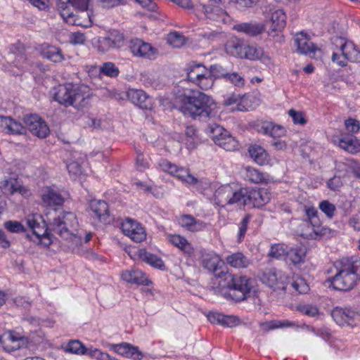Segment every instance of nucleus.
I'll list each match as a JSON object with an SVG mask.
<instances>
[{
  "mask_svg": "<svg viewBox=\"0 0 360 360\" xmlns=\"http://www.w3.org/2000/svg\"><path fill=\"white\" fill-rule=\"evenodd\" d=\"M222 261L213 252H202L200 264L209 271L214 273L219 278V285L229 290V297L236 302L244 300L253 287V281L245 276H236L223 271L216 273Z\"/></svg>",
  "mask_w": 360,
  "mask_h": 360,
  "instance_id": "obj_1",
  "label": "nucleus"
},
{
  "mask_svg": "<svg viewBox=\"0 0 360 360\" xmlns=\"http://www.w3.org/2000/svg\"><path fill=\"white\" fill-rule=\"evenodd\" d=\"M57 209H53L45 214L49 231L65 240H70L71 246L81 245L82 238L78 233L79 223L75 214L60 212L57 214Z\"/></svg>",
  "mask_w": 360,
  "mask_h": 360,
  "instance_id": "obj_2",
  "label": "nucleus"
},
{
  "mask_svg": "<svg viewBox=\"0 0 360 360\" xmlns=\"http://www.w3.org/2000/svg\"><path fill=\"white\" fill-rule=\"evenodd\" d=\"M92 94V90L86 85L65 83L54 89L53 98L66 107L74 106L80 109L89 104Z\"/></svg>",
  "mask_w": 360,
  "mask_h": 360,
  "instance_id": "obj_3",
  "label": "nucleus"
},
{
  "mask_svg": "<svg viewBox=\"0 0 360 360\" xmlns=\"http://www.w3.org/2000/svg\"><path fill=\"white\" fill-rule=\"evenodd\" d=\"M336 273L327 279L333 288L337 290L348 291L352 290L359 279L360 261H352L342 258L334 264Z\"/></svg>",
  "mask_w": 360,
  "mask_h": 360,
  "instance_id": "obj_4",
  "label": "nucleus"
},
{
  "mask_svg": "<svg viewBox=\"0 0 360 360\" xmlns=\"http://www.w3.org/2000/svg\"><path fill=\"white\" fill-rule=\"evenodd\" d=\"M180 111L193 119L209 117L215 108L214 100L207 94L198 91L192 95L179 96Z\"/></svg>",
  "mask_w": 360,
  "mask_h": 360,
  "instance_id": "obj_5",
  "label": "nucleus"
},
{
  "mask_svg": "<svg viewBox=\"0 0 360 360\" xmlns=\"http://www.w3.org/2000/svg\"><path fill=\"white\" fill-rule=\"evenodd\" d=\"M221 68L219 65H213L210 70H207L201 63H191L186 68L187 79L202 90H208L214 82L213 73L219 72Z\"/></svg>",
  "mask_w": 360,
  "mask_h": 360,
  "instance_id": "obj_6",
  "label": "nucleus"
},
{
  "mask_svg": "<svg viewBox=\"0 0 360 360\" xmlns=\"http://www.w3.org/2000/svg\"><path fill=\"white\" fill-rule=\"evenodd\" d=\"M333 43L335 46L332 55L333 63L344 67L347 61L360 62V51L352 41H347L342 37H335Z\"/></svg>",
  "mask_w": 360,
  "mask_h": 360,
  "instance_id": "obj_7",
  "label": "nucleus"
},
{
  "mask_svg": "<svg viewBox=\"0 0 360 360\" xmlns=\"http://www.w3.org/2000/svg\"><path fill=\"white\" fill-rule=\"evenodd\" d=\"M159 167L164 172H168L169 174L176 176L182 182L192 185L199 192L204 195H207L204 193L210 188L208 182H203L198 180L195 176L191 175L187 169L183 167H178L176 165L172 164L167 160H160L158 162Z\"/></svg>",
  "mask_w": 360,
  "mask_h": 360,
  "instance_id": "obj_8",
  "label": "nucleus"
},
{
  "mask_svg": "<svg viewBox=\"0 0 360 360\" xmlns=\"http://www.w3.org/2000/svg\"><path fill=\"white\" fill-rule=\"evenodd\" d=\"M244 188H237L233 184H225L217 188L213 195L212 201L214 205L224 207L226 205L238 204L241 205Z\"/></svg>",
  "mask_w": 360,
  "mask_h": 360,
  "instance_id": "obj_9",
  "label": "nucleus"
},
{
  "mask_svg": "<svg viewBox=\"0 0 360 360\" xmlns=\"http://www.w3.org/2000/svg\"><path fill=\"white\" fill-rule=\"evenodd\" d=\"M57 8L63 20L70 25L84 27H89L92 25L91 17L89 13L82 12L81 15L75 14L74 8L67 0H58Z\"/></svg>",
  "mask_w": 360,
  "mask_h": 360,
  "instance_id": "obj_10",
  "label": "nucleus"
},
{
  "mask_svg": "<svg viewBox=\"0 0 360 360\" xmlns=\"http://www.w3.org/2000/svg\"><path fill=\"white\" fill-rule=\"evenodd\" d=\"M207 133L217 145L224 150L234 151L238 149V141L221 126L210 124L207 128Z\"/></svg>",
  "mask_w": 360,
  "mask_h": 360,
  "instance_id": "obj_11",
  "label": "nucleus"
},
{
  "mask_svg": "<svg viewBox=\"0 0 360 360\" xmlns=\"http://www.w3.org/2000/svg\"><path fill=\"white\" fill-rule=\"evenodd\" d=\"M125 44L124 34L116 30L110 31L105 36L99 37L94 44L98 52L106 53L112 50H117Z\"/></svg>",
  "mask_w": 360,
  "mask_h": 360,
  "instance_id": "obj_12",
  "label": "nucleus"
},
{
  "mask_svg": "<svg viewBox=\"0 0 360 360\" xmlns=\"http://www.w3.org/2000/svg\"><path fill=\"white\" fill-rule=\"evenodd\" d=\"M241 205H249L254 207H260L265 205L270 200V193L265 188L248 190L245 188Z\"/></svg>",
  "mask_w": 360,
  "mask_h": 360,
  "instance_id": "obj_13",
  "label": "nucleus"
},
{
  "mask_svg": "<svg viewBox=\"0 0 360 360\" xmlns=\"http://www.w3.org/2000/svg\"><path fill=\"white\" fill-rule=\"evenodd\" d=\"M331 316L337 324L345 326L353 327L359 321L360 315L356 311L350 308L335 307L331 312Z\"/></svg>",
  "mask_w": 360,
  "mask_h": 360,
  "instance_id": "obj_14",
  "label": "nucleus"
},
{
  "mask_svg": "<svg viewBox=\"0 0 360 360\" xmlns=\"http://www.w3.org/2000/svg\"><path fill=\"white\" fill-rule=\"evenodd\" d=\"M265 19L266 22H270L269 35L273 33L281 32L286 25V15L282 9L269 8L266 10Z\"/></svg>",
  "mask_w": 360,
  "mask_h": 360,
  "instance_id": "obj_15",
  "label": "nucleus"
},
{
  "mask_svg": "<svg viewBox=\"0 0 360 360\" xmlns=\"http://www.w3.org/2000/svg\"><path fill=\"white\" fill-rule=\"evenodd\" d=\"M129 49L133 56L154 60L158 55V51L150 44L140 39H132L130 41Z\"/></svg>",
  "mask_w": 360,
  "mask_h": 360,
  "instance_id": "obj_16",
  "label": "nucleus"
},
{
  "mask_svg": "<svg viewBox=\"0 0 360 360\" xmlns=\"http://www.w3.org/2000/svg\"><path fill=\"white\" fill-rule=\"evenodd\" d=\"M123 233L136 243H141L146 238L144 228L136 220L127 218L121 225Z\"/></svg>",
  "mask_w": 360,
  "mask_h": 360,
  "instance_id": "obj_17",
  "label": "nucleus"
},
{
  "mask_svg": "<svg viewBox=\"0 0 360 360\" xmlns=\"http://www.w3.org/2000/svg\"><path fill=\"white\" fill-rule=\"evenodd\" d=\"M24 122L29 131L39 138H45L50 132L46 123L37 115H30L25 117Z\"/></svg>",
  "mask_w": 360,
  "mask_h": 360,
  "instance_id": "obj_18",
  "label": "nucleus"
},
{
  "mask_svg": "<svg viewBox=\"0 0 360 360\" xmlns=\"http://www.w3.org/2000/svg\"><path fill=\"white\" fill-rule=\"evenodd\" d=\"M108 347L110 351L124 357L131 358L134 360H140L143 358V354L138 347L127 342L110 344Z\"/></svg>",
  "mask_w": 360,
  "mask_h": 360,
  "instance_id": "obj_19",
  "label": "nucleus"
},
{
  "mask_svg": "<svg viewBox=\"0 0 360 360\" xmlns=\"http://www.w3.org/2000/svg\"><path fill=\"white\" fill-rule=\"evenodd\" d=\"M198 11H201L206 18L212 21L226 22L229 20L227 13L218 6L200 5Z\"/></svg>",
  "mask_w": 360,
  "mask_h": 360,
  "instance_id": "obj_20",
  "label": "nucleus"
},
{
  "mask_svg": "<svg viewBox=\"0 0 360 360\" xmlns=\"http://www.w3.org/2000/svg\"><path fill=\"white\" fill-rule=\"evenodd\" d=\"M128 98L142 109L150 110L153 108V99L141 89H131L127 91Z\"/></svg>",
  "mask_w": 360,
  "mask_h": 360,
  "instance_id": "obj_21",
  "label": "nucleus"
},
{
  "mask_svg": "<svg viewBox=\"0 0 360 360\" xmlns=\"http://www.w3.org/2000/svg\"><path fill=\"white\" fill-rule=\"evenodd\" d=\"M265 28L266 25L264 23L257 22L256 21L238 23L233 27L235 31L250 37H256L262 34Z\"/></svg>",
  "mask_w": 360,
  "mask_h": 360,
  "instance_id": "obj_22",
  "label": "nucleus"
},
{
  "mask_svg": "<svg viewBox=\"0 0 360 360\" xmlns=\"http://www.w3.org/2000/svg\"><path fill=\"white\" fill-rule=\"evenodd\" d=\"M294 41L297 52L301 54L311 56L317 49L316 46L310 41L309 37L304 32L297 33Z\"/></svg>",
  "mask_w": 360,
  "mask_h": 360,
  "instance_id": "obj_23",
  "label": "nucleus"
},
{
  "mask_svg": "<svg viewBox=\"0 0 360 360\" xmlns=\"http://www.w3.org/2000/svg\"><path fill=\"white\" fill-rule=\"evenodd\" d=\"M0 189L4 195H13L16 192L25 195L27 192L25 188L20 185L18 179L12 176H5L0 181Z\"/></svg>",
  "mask_w": 360,
  "mask_h": 360,
  "instance_id": "obj_24",
  "label": "nucleus"
},
{
  "mask_svg": "<svg viewBox=\"0 0 360 360\" xmlns=\"http://www.w3.org/2000/svg\"><path fill=\"white\" fill-rule=\"evenodd\" d=\"M168 241L174 247L181 250L186 256L193 255L195 250L191 243L186 238L179 234H169L167 236Z\"/></svg>",
  "mask_w": 360,
  "mask_h": 360,
  "instance_id": "obj_25",
  "label": "nucleus"
},
{
  "mask_svg": "<svg viewBox=\"0 0 360 360\" xmlns=\"http://www.w3.org/2000/svg\"><path fill=\"white\" fill-rule=\"evenodd\" d=\"M257 130L259 133L268 135L274 139L281 137L285 133V130L282 126L268 121L262 122L257 124Z\"/></svg>",
  "mask_w": 360,
  "mask_h": 360,
  "instance_id": "obj_26",
  "label": "nucleus"
},
{
  "mask_svg": "<svg viewBox=\"0 0 360 360\" xmlns=\"http://www.w3.org/2000/svg\"><path fill=\"white\" fill-rule=\"evenodd\" d=\"M179 224L189 231H202L206 228V224L201 220L195 219L191 214H183L178 218Z\"/></svg>",
  "mask_w": 360,
  "mask_h": 360,
  "instance_id": "obj_27",
  "label": "nucleus"
},
{
  "mask_svg": "<svg viewBox=\"0 0 360 360\" xmlns=\"http://www.w3.org/2000/svg\"><path fill=\"white\" fill-rule=\"evenodd\" d=\"M207 319L212 323L219 324L227 327H233L240 323V320L237 316L224 315L219 312L209 313Z\"/></svg>",
  "mask_w": 360,
  "mask_h": 360,
  "instance_id": "obj_28",
  "label": "nucleus"
},
{
  "mask_svg": "<svg viewBox=\"0 0 360 360\" xmlns=\"http://www.w3.org/2000/svg\"><path fill=\"white\" fill-rule=\"evenodd\" d=\"M123 281L138 285H149L150 283L146 275L139 269L125 271L122 274Z\"/></svg>",
  "mask_w": 360,
  "mask_h": 360,
  "instance_id": "obj_29",
  "label": "nucleus"
},
{
  "mask_svg": "<svg viewBox=\"0 0 360 360\" xmlns=\"http://www.w3.org/2000/svg\"><path fill=\"white\" fill-rule=\"evenodd\" d=\"M91 211L98 220L103 223L108 222L109 210L107 202L104 200H92L90 203Z\"/></svg>",
  "mask_w": 360,
  "mask_h": 360,
  "instance_id": "obj_30",
  "label": "nucleus"
},
{
  "mask_svg": "<svg viewBox=\"0 0 360 360\" xmlns=\"http://www.w3.org/2000/svg\"><path fill=\"white\" fill-rule=\"evenodd\" d=\"M41 200L43 204L50 208L49 212H51L53 209L51 208V207L61 205L64 202V198L62 195L57 191L51 188H47L44 191L42 194Z\"/></svg>",
  "mask_w": 360,
  "mask_h": 360,
  "instance_id": "obj_31",
  "label": "nucleus"
},
{
  "mask_svg": "<svg viewBox=\"0 0 360 360\" xmlns=\"http://www.w3.org/2000/svg\"><path fill=\"white\" fill-rule=\"evenodd\" d=\"M225 261L227 264L235 269L247 268L250 264L249 259L240 252L226 256Z\"/></svg>",
  "mask_w": 360,
  "mask_h": 360,
  "instance_id": "obj_32",
  "label": "nucleus"
},
{
  "mask_svg": "<svg viewBox=\"0 0 360 360\" xmlns=\"http://www.w3.org/2000/svg\"><path fill=\"white\" fill-rule=\"evenodd\" d=\"M242 174L244 179L251 183L262 184L266 182L267 181V178L265 174L252 167H245L242 172Z\"/></svg>",
  "mask_w": 360,
  "mask_h": 360,
  "instance_id": "obj_33",
  "label": "nucleus"
},
{
  "mask_svg": "<svg viewBox=\"0 0 360 360\" xmlns=\"http://www.w3.org/2000/svg\"><path fill=\"white\" fill-rule=\"evenodd\" d=\"M248 153L251 158L259 165H264L269 162L268 153L259 145H251L248 148Z\"/></svg>",
  "mask_w": 360,
  "mask_h": 360,
  "instance_id": "obj_34",
  "label": "nucleus"
},
{
  "mask_svg": "<svg viewBox=\"0 0 360 360\" xmlns=\"http://www.w3.org/2000/svg\"><path fill=\"white\" fill-rule=\"evenodd\" d=\"M0 123L8 133L11 134H23L25 131V128L22 124L10 117L0 116Z\"/></svg>",
  "mask_w": 360,
  "mask_h": 360,
  "instance_id": "obj_35",
  "label": "nucleus"
},
{
  "mask_svg": "<svg viewBox=\"0 0 360 360\" xmlns=\"http://www.w3.org/2000/svg\"><path fill=\"white\" fill-rule=\"evenodd\" d=\"M338 146L350 153H356L360 151V141L352 136L340 139Z\"/></svg>",
  "mask_w": 360,
  "mask_h": 360,
  "instance_id": "obj_36",
  "label": "nucleus"
},
{
  "mask_svg": "<svg viewBox=\"0 0 360 360\" xmlns=\"http://www.w3.org/2000/svg\"><path fill=\"white\" fill-rule=\"evenodd\" d=\"M245 44L238 38H231L225 45L226 52L233 56L242 58Z\"/></svg>",
  "mask_w": 360,
  "mask_h": 360,
  "instance_id": "obj_37",
  "label": "nucleus"
},
{
  "mask_svg": "<svg viewBox=\"0 0 360 360\" xmlns=\"http://www.w3.org/2000/svg\"><path fill=\"white\" fill-rule=\"evenodd\" d=\"M307 250L303 245H297L288 250L287 258L294 264L304 262Z\"/></svg>",
  "mask_w": 360,
  "mask_h": 360,
  "instance_id": "obj_38",
  "label": "nucleus"
},
{
  "mask_svg": "<svg viewBox=\"0 0 360 360\" xmlns=\"http://www.w3.org/2000/svg\"><path fill=\"white\" fill-rule=\"evenodd\" d=\"M41 53L44 58L53 63H60L64 60L61 50L56 46L47 45L43 47Z\"/></svg>",
  "mask_w": 360,
  "mask_h": 360,
  "instance_id": "obj_39",
  "label": "nucleus"
},
{
  "mask_svg": "<svg viewBox=\"0 0 360 360\" xmlns=\"http://www.w3.org/2000/svg\"><path fill=\"white\" fill-rule=\"evenodd\" d=\"M243 51L242 58L251 60H259L263 55L262 49L256 45L245 44Z\"/></svg>",
  "mask_w": 360,
  "mask_h": 360,
  "instance_id": "obj_40",
  "label": "nucleus"
},
{
  "mask_svg": "<svg viewBox=\"0 0 360 360\" xmlns=\"http://www.w3.org/2000/svg\"><path fill=\"white\" fill-rule=\"evenodd\" d=\"M260 280L270 288L276 289L278 285L277 270L274 268L264 270L260 276Z\"/></svg>",
  "mask_w": 360,
  "mask_h": 360,
  "instance_id": "obj_41",
  "label": "nucleus"
},
{
  "mask_svg": "<svg viewBox=\"0 0 360 360\" xmlns=\"http://www.w3.org/2000/svg\"><path fill=\"white\" fill-rule=\"evenodd\" d=\"M139 256L143 261L149 264L152 266L160 269H162L165 266V264L161 258L155 255L150 254L144 250H141L139 251Z\"/></svg>",
  "mask_w": 360,
  "mask_h": 360,
  "instance_id": "obj_42",
  "label": "nucleus"
},
{
  "mask_svg": "<svg viewBox=\"0 0 360 360\" xmlns=\"http://www.w3.org/2000/svg\"><path fill=\"white\" fill-rule=\"evenodd\" d=\"M304 212L309 221H306L304 225L311 228L313 232L316 234L317 231L314 229V226L318 223L317 210L313 206H304Z\"/></svg>",
  "mask_w": 360,
  "mask_h": 360,
  "instance_id": "obj_43",
  "label": "nucleus"
},
{
  "mask_svg": "<svg viewBox=\"0 0 360 360\" xmlns=\"http://www.w3.org/2000/svg\"><path fill=\"white\" fill-rule=\"evenodd\" d=\"M100 73L103 75L115 78L119 75V68L112 62H105L99 68Z\"/></svg>",
  "mask_w": 360,
  "mask_h": 360,
  "instance_id": "obj_44",
  "label": "nucleus"
},
{
  "mask_svg": "<svg viewBox=\"0 0 360 360\" xmlns=\"http://www.w3.org/2000/svg\"><path fill=\"white\" fill-rule=\"evenodd\" d=\"M84 345L79 340H70L64 349L66 352L77 355H85Z\"/></svg>",
  "mask_w": 360,
  "mask_h": 360,
  "instance_id": "obj_45",
  "label": "nucleus"
},
{
  "mask_svg": "<svg viewBox=\"0 0 360 360\" xmlns=\"http://www.w3.org/2000/svg\"><path fill=\"white\" fill-rule=\"evenodd\" d=\"M186 136V144L188 149H193L196 147L198 139L196 136V129L193 126H188L185 131Z\"/></svg>",
  "mask_w": 360,
  "mask_h": 360,
  "instance_id": "obj_46",
  "label": "nucleus"
},
{
  "mask_svg": "<svg viewBox=\"0 0 360 360\" xmlns=\"http://www.w3.org/2000/svg\"><path fill=\"white\" fill-rule=\"evenodd\" d=\"M27 338L15 331H8L4 335V339L1 338L0 344L4 345L10 344L13 342H26Z\"/></svg>",
  "mask_w": 360,
  "mask_h": 360,
  "instance_id": "obj_47",
  "label": "nucleus"
},
{
  "mask_svg": "<svg viewBox=\"0 0 360 360\" xmlns=\"http://www.w3.org/2000/svg\"><path fill=\"white\" fill-rule=\"evenodd\" d=\"M288 248L284 244H275L271 247L269 255L276 259L287 257Z\"/></svg>",
  "mask_w": 360,
  "mask_h": 360,
  "instance_id": "obj_48",
  "label": "nucleus"
},
{
  "mask_svg": "<svg viewBox=\"0 0 360 360\" xmlns=\"http://www.w3.org/2000/svg\"><path fill=\"white\" fill-rule=\"evenodd\" d=\"M290 287L300 294L307 293L309 290L308 284L305 280L301 277L294 278L290 283Z\"/></svg>",
  "mask_w": 360,
  "mask_h": 360,
  "instance_id": "obj_49",
  "label": "nucleus"
},
{
  "mask_svg": "<svg viewBox=\"0 0 360 360\" xmlns=\"http://www.w3.org/2000/svg\"><path fill=\"white\" fill-rule=\"evenodd\" d=\"M167 42L174 48H180L185 44L186 40L182 34L174 32L168 34Z\"/></svg>",
  "mask_w": 360,
  "mask_h": 360,
  "instance_id": "obj_50",
  "label": "nucleus"
},
{
  "mask_svg": "<svg viewBox=\"0 0 360 360\" xmlns=\"http://www.w3.org/2000/svg\"><path fill=\"white\" fill-rule=\"evenodd\" d=\"M224 104L226 106L236 104V107L233 108V110H237L239 111L244 110V106L241 105V98L240 95L232 94L228 96L224 99Z\"/></svg>",
  "mask_w": 360,
  "mask_h": 360,
  "instance_id": "obj_51",
  "label": "nucleus"
},
{
  "mask_svg": "<svg viewBox=\"0 0 360 360\" xmlns=\"http://www.w3.org/2000/svg\"><path fill=\"white\" fill-rule=\"evenodd\" d=\"M319 207L329 219H331L334 216L336 210L335 206L328 200L321 201L319 203Z\"/></svg>",
  "mask_w": 360,
  "mask_h": 360,
  "instance_id": "obj_52",
  "label": "nucleus"
},
{
  "mask_svg": "<svg viewBox=\"0 0 360 360\" xmlns=\"http://www.w3.org/2000/svg\"><path fill=\"white\" fill-rule=\"evenodd\" d=\"M297 309L309 317H316L319 314V309L311 304H300L297 307Z\"/></svg>",
  "mask_w": 360,
  "mask_h": 360,
  "instance_id": "obj_53",
  "label": "nucleus"
},
{
  "mask_svg": "<svg viewBox=\"0 0 360 360\" xmlns=\"http://www.w3.org/2000/svg\"><path fill=\"white\" fill-rule=\"evenodd\" d=\"M277 278L278 285L276 286V289L285 290L288 285L290 286V278L283 271L277 270Z\"/></svg>",
  "mask_w": 360,
  "mask_h": 360,
  "instance_id": "obj_54",
  "label": "nucleus"
},
{
  "mask_svg": "<svg viewBox=\"0 0 360 360\" xmlns=\"http://www.w3.org/2000/svg\"><path fill=\"white\" fill-rule=\"evenodd\" d=\"M223 76L230 81L233 85L238 87H242L245 85V79L243 77L236 72L223 75Z\"/></svg>",
  "mask_w": 360,
  "mask_h": 360,
  "instance_id": "obj_55",
  "label": "nucleus"
},
{
  "mask_svg": "<svg viewBox=\"0 0 360 360\" xmlns=\"http://www.w3.org/2000/svg\"><path fill=\"white\" fill-rule=\"evenodd\" d=\"M49 231V225L45 229L43 226H38L34 230H32V233L37 237L39 239L41 238H47L49 241V245L51 243L50 239V234L48 233Z\"/></svg>",
  "mask_w": 360,
  "mask_h": 360,
  "instance_id": "obj_56",
  "label": "nucleus"
},
{
  "mask_svg": "<svg viewBox=\"0 0 360 360\" xmlns=\"http://www.w3.org/2000/svg\"><path fill=\"white\" fill-rule=\"evenodd\" d=\"M292 324L288 321H284V322H266L263 323L262 324V327L264 330H273L278 328H283V327H288L290 326Z\"/></svg>",
  "mask_w": 360,
  "mask_h": 360,
  "instance_id": "obj_57",
  "label": "nucleus"
},
{
  "mask_svg": "<svg viewBox=\"0 0 360 360\" xmlns=\"http://www.w3.org/2000/svg\"><path fill=\"white\" fill-rule=\"evenodd\" d=\"M5 228L10 232L19 233L24 231L23 226L18 221H8L4 224Z\"/></svg>",
  "mask_w": 360,
  "mask_h": 360,
  "instance_id": "obj_58",
  "label": "nucleus"
},
{
  "mask_svg": "<svg viewBox=\"0 0 360 360\" xmlns=\"http://www.w3.org/2000/svg\"><path fill=\"white\" fill-rule=\"evenodd\" d=\"M288 115L292 117L295 124H304L307 122L301 112L291 109L288 111Z\"/></svg>",
  "mask_w": 360,
  "mask_h": 360,
  "instance_id": "obj_59",
  "label": "nucleus"
},
{
  "mask_svg": "<svg viewBox=\"0 0 360 360\" xmlns=\"http://www.w3.org/2000/svg\"><path fill=\"white\" fill-rule=\"evenodd\" d=\"M345 127L349 132L356 133L359 131L360 125L356 120L349 118L345 120Z\"/></svg>",
  "mask_w": 360,
  "mask_h": 360,
  "instance_id": "obj_60",
  "label": "nucleus"
},
{
  "mask_svg": "<svg viewBox=\"0 0 360 360\" xmlns=\"http://www.w3.org/2000/svg\"><path fill=\"white\" fill-rule=\"evenodd\" d=\"M71 6L74 8V9L79 10V14L81 15L82 12H86V9L87 8V1L86 0H67Z\"/></svg>",
  "mask_w": 360,
  "mask_h": 360,
  "instance_id": "obj_61",
  "label": "nucleus"
},
{
  "mask_svg": "<svg viewBox=\"0 0 360 360\" xmlns=\"http://www.w3.org/2000/svg\"><path fill=\"white\" fill-rule=\"evenodd\" d=\"M27 342V339H26V342H13L10 344L4 345L3 347L5 351L11 352L18 350L22 347H25Z\"/></svg>",
  "mask_w": 360,
  "mask_h": 360,
  "instance_id": "obj_62",
  "label": "nucleus"
},
{
  "mask_svg": "<svg viewBox=\"0 0 360 360\" xmlns=\"http://www.w3.org/2000/svg\"><path fill=\"white\" fill-rule=\"evenodd\" d=\"M311 331L313 332L316 336L321 337L324 340H328L331 337V333L328 328H321L319 329L311 328Z\"/></svg>",
  "mask_w": 360,
  "mask_h": 360,
  "instance_id": "obj_63",
  "label": "nucleus"
},
{
  "mask_svg": "<svg viewBox=\"0 0 360 360\" xmlns=\"http://www.w3.org/2000/svg\"><path fill=\"white\" fill-rule=\"evenodd\" d=\"M342 186V181L340 176H335L328 181V186L333 191L338 190Z\"/></svg>",
  "mask_w": 360,
  "mask_h": 360,
  "instance_id": "obj_64",
  "label": "nucleus"
}]
</instances>
